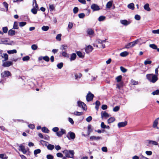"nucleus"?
<instances>
[{
    "instance_id": "1",
    "label": "nucleus",
    "mask_w": 159,
    "mask_h": 159,
    "mask_svg": "<svg viewBox=\"0 0 159 159\" xmlns=\"http://www.w3.org/2000/svg\"><path fill=\"white\" fill-rule=\"evenodd\" d=\"M62 152L64 153L66 157H63L62 159H66V157L73 158L74 157V154L75 152L74 150H69L65 149Z\"/></svg>"
},
{
    "instance_id": "2",
    "label": "nucleus",
    "mask_w": 159,
    "mask_h": 159,
    "mask_svg": "<svg viewBox=\"0 0 159 159\" xmlns=\"http://www.w3.org/2000/svg\"><path fill=\"white\" fill-rule=\"evenodd\" d=\"M77 106L80 107L84 111L87 110V107L86 105L83 102L80 101L77 102Z\"/></svg>"
},
{
    "instance_id": "3",
    "label": "nucleus",
    "mask_w": 159,
    "mask_h": 159,
    "mask_svg": "<svg viewBox=\"0 0 159 159\" xmlns=\"http://www.w3.org/2000/svg\"><path fill=\"white\" fill-rule=\"evenodd\" d=\"M94 95L90 91H89L86 96V99L87 102H90L93 100Z\"/></svg>"
},
{
    "instance_id": "4",
    "label": "nucleus",
    "mask_w": 159,
    "mask_h": 159,
    "mask_svg": "<svg viewBox=\"0 0 159 159\" xmlns=\"http://www.w3.org/2000/svg\"><path fill=\"white\" fill-rule=\"evenodd\" d=\"M66 137L69 140H74L75 138V135L74 133L70 131L67 133Z\"/></svg>"
},
{
    "instance_id": "5",
    "label": "nucleus",
    "mask_w": 159,
    "mask_h": 159,
    "mask_svg": "<svg viewBox=\"0 0 159 159\" xmlns=\"http://www.w3.org/2000/svg\"><path fill=\"white\" fill-rule=\"evenodd\" d=\"M66 134V131L63 129L61 128L60 129V131H58L56 133V134L57 136L59 137H61L62 136Z\"/></svg>"
},
{
    "instance_id": "6",
    "label": "nucleus",
    "mask_w": 159,
    "mask_h": 159,
    "mask_svg": "<svg viewBox=\"0 0 159 159\" xmlns=\"http://www.w3.org/2000/svg\"><path fill=\"white\" fill-rule=\"evenodd\" d=\"M91 7L93 11H98L100 9L99 7L95 4H92L91 5Z\"/></svg>"
},
{
    "instance_id": "7",
    "label": "nucleus",
    "mask_w": 159,
    "mask_h": 159,
    "mask_svg": "<svg viewBox=\"0 0 159 159\" xmlns=\"http://www.w3.org/2000/svg\"><path fill=\"white\" fill-rule=\"evenodd\" d=\"M11 75V73L9 71H4L3 73L1 74L2 78H3L4 77H8Z\"/></svg>"
},
{
    "instance_id": "8",
    "label": "nucleus",
    "mask_w": 159,
    "mask_h": 159,
    "mask_svg": "<svg viewBox=\"0 0 159 159\" xmlns=\"http://www.w3.org/2000/svg\"><path fill=\"white\" fill-rule=\"evenodd\" d=\"M93 50V47L90 45H89L86 47L85 51L86 53H89L91 52Z\"/></svg>"
},
{
    "instance_id": "9",
    "label": "nucleus",
    "mask_w": 159,
    "mask_h": 159,
    "mask_svg": "<svg viewBox=\"0 0 159 159\" xmlns=\"http://www.w3.org/2000/svg\"><path fill=\"white\" fill-rule=\"evenodd\" d=\"M13 64V62L11 61H7L6 62H3L2 66L3 67H9Z\"/></svg>"
},
{
    "instance_id": "10",
    "label": "nucleus",
    "mask_w": 159,
    "mask_h": 159,
    "mask_svg": "<svg viewBox=\"0 0 159 159\" xmlns=\"http://www.w3.org/2000/svg\"><path fill=\"white\" fill-rule=\"evenodd\" d=\"M127 124V122L125 121L124 122H119L118 124V126L119 128L124 127Z\"/></svg>"
},
{
    "instance_id": "11",
    "label": "nucleus",
    "mask_w": 159,
    "mask_h": 159,
    "mask_svg": "<svg viewBox=\"0 0 159 159\" xmlns=\"http://www.w3.org/2000/svg\"><path fill=\"white\" fill-rule=\"evenodd\" d=\"M120 22L121 24L125 26L129 25L130 23V21H128L126 20H121Z\"/></svg>"
},
{
    "instance_id": "12",
    "label": "nucleus",
    "mask_w": 159,
    "mask_h": 159,
    "mask_svg": "<svg viewBox=\"0 0 159 159\" xmlns=\"http://www.w3.org/2000/svg\"><path fill=\"white\" fill-rule=\"evenodd\" d=\"M157 76L153 74V76L152 77V80H151V82L152 83H155L158 80Z\"/></svg>"
},
{
    "instance_id": "13",
    "label": "nucleus",
    "mask_w": 159,
    "mask_h": 159,
    "mask_svg": "<svg viewBox=\"0 0 159 159\" xmlns=\"http://www.w3.org/2000/svg\"><path fill=\"white\" fill-rule=\"evenodd\" d=\"M102 138L99 136H91L90 137V139L91 140H98L100 139H101Z\"/></svg>"
},
{
    "instance_id": "14",
    "label": "nucleus",
    "mask_w": 159,
    "mask_h": 159,
    "mask_svg": "<svg viewBox=\"0 0 159 159\" xmlns=\"http://www.w3.org/2000/svg\"><path fill=\"white\" fill-rule=\"evenodd\" d=\"M76 55L75 53H72L70 55V61H74L75 60L76 57Z\"/></svg>"
},
{
    "instance_id": "15",
    "label": "nucleus",
    "mask_w": 159,
    "mask_h": 159,
    "mask_svg": "<svg viewBox=\"0 0 159 159\" xmlns=\"http://www.w3.org/2000/svg\"><path fill=\"white\" fill-rule=\"evenodd\" d=\"M15 31L12 29L10 30L8 32V34L9 36H13L15 34Z\"/></svg>"
},
{
    "instance_id": "16",
    "label": "nucleus",
    "mask_w": 159,
    "mask_h": 159,
    "mask_svg": "<svg viewBox=\"0 0 159 159\" xmlns=\"http://www.w3.org/2000/svg\"><path fill=\"white\" fill-rule=\"evenodd\" d=\"M8 41L7 40H2L1 43L2 44H7V45H12V43H13V41H11L10 43H8Z\"/></svg>"
},
{
    "instance_id": "17",
    "label": "nucleus",
    "mask_w": 159,
    "mask_h": 159,
    "mask_svg": "<svg viewBox=\"0 0 159 159\" xmlns=\"http://www.w3.org/2000/svg\"><path fill=\"white\" fill-rule=\"evenodd\" d=\"M147 141L148 142L149 144H152V145H157L158 144V143L154 141L148 140Z\"/></svg>"
},
{
    "instance_id": "18",
    "label": "nucleus",
    "mask_w": 159,
    "mask_h": 159,
    "mask_svg": "<svg viewBox=\"0 0 159 159\" xmlns=\"http://www.w3.org/2000/svg\"><path fill=\"white\" fill-rule=\"evenodd\" d=\"M103 111H102L101 113V117L102 118L103 117L105 118H107L109 117V115L107 113L106 111H104L102 113Z\"/></svg>"
},
{
    "instance_id": "19",
    "label": "nucleus",
    "mask_w": 159,
    "mask_h": 159,
    "mask_svg": "<svg viewBox=\"0 0 159 159\" xmlns=\"http://www.w3.org/2000/svg\"><path fill=\"white\" fill-rule=\"evenodd\" d=\"M82 74L79 73L78 74H75V77L76 80H78L82 76Z\"/></svg>"
},
{
    "instance_id": "20",
    "label": "nucleus",
    "mask_w": 159,
    "mask_h": 159,
    "mask_svg": "<svg viewBox=\"0 0 159 159\" xmlns=\"http://www.w3.org/2000/svg\"><path fill=\"white\" fill-rule=\"evenodd\" d=\"M87 33L89 35H92L94 34V32L92 29H89L87 30Z\"/></svg>"
},
{
    "instance_id": "21",
    "label": "nucleus",
    "mask_w": 159,
    "mask_h": 159,
    "mask_svg": "<svg viewBox=\"0 0 159 159\" xmlns=\"http://www.w3.org/2000/svg\"><path fill=\"white\" fill-rule=\"evenodd\" d=\"M42 131L46 133H48L49 132V130L47 127H43L42 128Z\"/></svg>"
},
{
    "instance_id": "22",
    "label": "nucleus",
    "mask_w": 159,
    "mask_h": 159,
    "mask_svg": "<svg viewBox=\"0 0 159 159\" xmlns=\"http://www.w3.org/2000/svg\"><path fill=\"white\" fill-rule=\"evenodd\" d=\"M76 54L80 58H83L84 57V55L83 54L82 52L80 51H77Z\"/></svg>"
},
{
    "instance_id": "23",
    "label": "nucleus",
    "mask_w": 159,
    "mask_h": 159,
    "mask_svg": "<svg viewBox=\"0 0 159 159\" xmlns=\"http://www.w3.org/2000/svg\"><path fill=\"white\" fill-rule=\"evenodd\" d=\"M153 75V74H147L146 75L147 79L150 82H151V80H152Z\"/></svg>"
},
{
    "instance_id": "24",
    "label": "nucleus",
    "mask_w": 159,
    "mask_h": 159,
    "mask_svg": "<svg viewBox=\"0 0 159 159\" xmlns=\"http://www.w3.org/2000/svg\"><path fill=\"white\" fill-rule=\"evenodd\" d=\"M2 58H4L5 59L4 60H2V62H4V61H7L8 59V55L7 53H4L3 56H2Z\"/></svg>"
},
{
    "instance_id": "25",
    "label": "nucleus",
    "mask_w": 159,
    "mask_h": 159,
    "mask_svg": "<svg viewBox=\"0 0 159 159\" xmlns=\"http://www.w3.org/2000/svg\"><path fill=\"white\" fill-rule=\"evenodd\" d=\"M144 8L148 11H150L151 10V9L149 7V4L148 3H146L144 5Z\"/></svg>"
},
{
    "instance_id": "26",
    "label": "nucleus",
    "mask_w": 159,
    "mask_h": 159,
    "mask_svg": "<svg viewBox=\"0 0 159 159\" xmlns=\"http://www.w3.org/2000/svg\"><path fill=\"white\" fill-rule=\"evenodd\" d=\"M128 7L131 9L134 10V4L133 3H131L128 5Z\"/></svg>"
},
{
    "instance_id": "27",
    "label": "nucleus",
    "mask_w": 159,
    "mask_h": 159,
    "mask_svg": "<svg viewBox=\"0 0 159 159\" xmlns=\"http://www.w3.org/2000/svg\"><path fill=\"white\" fill-rule=\"evenodd\" d=\"M32 6L33 7L39 9L38 5L36 1H33Z\"/></svg>"
},
{
    "instance_id": "28",
    "label": "nucleus",
    "mask_w": 159,
    "mask_h": 159,
    "mask_svg": "<svg viewBox=\"0 0 159 159\" xmlns=\"http://www.w3.org/2000/svg\"><path fill=\"white\" fill-rule=\"evenodd\" d=\"M60 49L62 51H66L67 49V47L66 45H63L61 46Z\"/></svg>"
},
{
    "instance_id": "29",
    "label": "nucleus",
    "mask_w": 159,
    "mask_h": 159,
    "mask_svg": "<svg viewBox=\"0 0 159 159\" xmlns=\"http://www.w3.org/2000/svg\"><path fill=\"white\" fill-rule=\"evenodd\" d=\"M113 3V1H110L107 4L106 7L107 8H110L112 6Z\"/></svg>"
},
{
    "instance_id": "30",
    "label": "nucleus",
    "mask_w": 159,
    "mask_h": 159,
    "mask_svg": "<svg viewBox=\"0 0 159 159\" xmlns=\"http://www.w3.org/2000/svg\"><path fill=\"white\" fill-rule=\"evenodd\" d=\"M139 39H137L135 41H134L132 42H131V44L132 47H133L134 46H135L136 44L138 43L139 42Z\"/></svg>"
},
{
    "instance_id": "31",
    "label": "nucleus",
    "mask_w": 159,
    "mask_h": 159,
    "mask_svg": "<svg viewBox=\"0 0 159 159\" xmlns=\"http://www.w3.org/2000/svg\"><path fill=\"white\" fill-rule=\"evenodd\" d=\"M47 147L48 150H52L54 149V146L53 145L48 144L47 146Z\"/></svg>"
},
{
    "instance_id": "32",
    "label": "nucleus",
    "mask_w": 159,
    "mask_h": 159,
    "mask_svg": "<svg viewBox=\"0 0 159 159\" xmlns=\"http://www.w3.org/2000/svg\"><path fill=\"white\" fill-rule=\"evenodd\" d=\"M128 54L129 53L127 52L124 51L121 52L120 54V55L122 57H125L128 55Z\"/></svg>"
},
{
    "instance_id": "33",
    "label": "nucleus",
    "mask_w": 159,
    "mask_h": 159,
    "mask_svg": "<svg viewBox=\"0 0 159 159\" xmlns=\"http://www.w3.org/2000/svg\"><path fill=\"white\" fill-rule=\"evenodd\" d=\"M115 120L114 117H111L107 120V122L109 124L113 122Z\"/></svg>"
},
{
    "instance_id": "34",
    "label": "nucleus",
    "mask_w": 159,
    "mask_h": 159,
    "mask_svg": "<svg viewBox=\"0 0 159 159\" xmlns=\"http://www.w3.org/2000/svg\"><path fill=\"white\" fill-rule=\"evenodd\" d=\"M62 55L65 57H69V55L67 53L66 51H62L61 52Z\"/></svg>"
},
{
    "instance_id": "35",
    "label": "nucleus",
    "mask_w": 159,
    "mask_h": 159,
    "mask_svg": "<svg viewBox=\"0 0 159 159\" xmlns=\"http://www.w3.org/2000/svg\"><path fill=\"white\" fill-rule=\"evenodd\" d=\"M39 10L38 9L33 7L31 10V11L35 15L37 14V10Z\"/></svg>"
},
{
    "instance_id": "36",
    "label": "nucleus",
    "mask_w": 159,
    "mask_h": 159,
    "mask_svg": "<svg viewBox=\"0 0 159 159\" xmlns=\"http://www.w3.org/2000/svg\"><path fill=\"white\" fill-rule=\"evenodd\" d=\"M7 52L9 54L16 53L17 52V51L16 49H13L12 50H8Z\"/></svg>"
},
{
    "instance_id": "37",
    "label": "nucleus",
    "mask_w": 159,
    "mask_h": 159,
    "mask_svg": "<svg viewBox=\"0 0 159 159\" xmlns=\"http://www.w3.org/2000/svg\"><path fill=\"white\" fill-rule=\"evenodd\" d=\"M122 76L121 75H119L117 76L116 79V80L117 82H120L121 81Z\"/></svg>"
},
{
    "instance_id": "38",
    "label": "nucleus",
    "mask_w": 159,
    "mask_h": 159,
    "mask_svg": "<svg viewBox=\"0 0 159 159\" xmlns=\"http://www.w3.org/2000/svg\"><path fill=\"white\" fill-rule=\"evenodd\" d=\"M71 114H73L75 116H80L82 115L83 113L82 112H80L78 111H76V112H75L74 113H72Z\"/></svg>"
},
{
    "instance_id": "39",
    "label": "nucleus",
    "mask_w": 159,
    "mask_h": 159,
    "mask_svg": "<svg viewBox=\"0 0 159 159\" xmlns=\"http://www.w3.org/2000/svg\"><path fill=\"white\" fill-rule=\"evenodd\" d=\"M41 152V150L39 149H38L36 150H35L34 151V154L36 156V155L40 153Z\"/></svg>"
},
{
    "instance_id": "40",
    "label": "nucleus",
    "mask_w": 159,
    "mask_h": 159,
    "mask_svg": "<svg viewBox=\"0 0 159 159\" xmlns=\"http://www.w3.org/2000/svg\"><path fill=\"white\" fill-rule=\"evenodd\" d=\"M0 158L2 159H7L8 157L4 154H0Z\"/></svg>"
},
{
    "instance_id": "41",
    "label": "nucleus",
    "mask_w": 159,
    "mask_h": 159,
    "mask_svg": "<svg viewBox=\"0 0 159 159\" xmlns=\"http://www.w3.org/2000/svg\"><path fill=\"white\" fill-rule=\"evenodd\" d=\"M149 47L151 48H152L155 50H156L157 49V46L156 44H150Z\"/></svg>"
},
{
    "instance_id": "42",
    "label": "nucleus",
    "mask_w": 159,
    "mask_h": 159,
    "mask_svg": "<svg viewBox=\"0 0 159 159\" xmlns=\"http://www.w3.org/2000/svg\"><path fill=\"white\" fill-rule=\"evenodd\" d=\"M106 19L105 16H100L99 17L98 19V20L99 21H103L104 20Z\"/></svg>"
},
{
    "instance_id": "43",
    "label": "nucleus",
    "mask_w": 159,
    "mask_h": 159,
    "mask_svg": "<svg viewBox=\"0 0 159 159\" xmlns=\"http://www.w3.org/2000/svg\"><path fill=\"white\" fill-rule=\"evenodd\" d=\"M49 27L48 26H43L42 27V30L44 31H46L48 30Z\"/></svg>"
},
{
    "instance_id": "44",
    "label": "nucleus",
    "mask_w": 159,
    "mask_h": 159,
    "mask_svg": "<svg viewBox=\"0 0 159 159\" xmlns=\"http://www.w3.org/2000/svg\"><path fill=\"white\" fill-rule=\"evenodd\" d=\"M131 82L132 84L133 85H137L139 84V82L138 81L134 80L133 79L131 80Z\"/></svg>"
},
{
    "instance_id": "45",
    "label": "nucleus",
    "mask_w": 159,
    "mask_h": 159,
    "mask_svg": "<svg viewBox=\"0 0 159 159\" xmlns=\"http://www.w3.org/2000/svg\"><path fill=\"white\" fill-rule=\"evenodd\" d=\"M43 59L47 62L49 61L50 60L49 57L47 56L43 57Z\"/></svg>"
},
{
    "instance_id": "46",
    "label": "nucleus",
    "mask_w": 159,
    "mask_h": 159,
    "mask_svg": "<svg viewBox=\"0 0 159 159\" xmlns=\"http://www.w3.org/2000/svg\"><path fill=\"white\" fill-rule=\"evenodd\" d=\"M123 85V82H120L119 84H117V88L120 89L121 87H122Z\"/></svg>"
},
{
    "instance_id": "47",
    "label": "nucleus",
    "mask_w": 159,
    "mask_h": 159,
    "mask_svg": "<svg viewBox=\"0 0 159 159\" xmlns=\"http://www.w3.org/2000/svg\"><path fill=\"white\" fill-rule=\"evenodd\" d=\"M3 5L4 7H5V8H6V11H7L8 10V5L7 4V3L5 2H4L3 3Z\"/></svg>"
},
{
    "instance_id": "48",
    "label": "nucleus",
    "mask_w": 159,
    "mask_h": 159,
    "mask_svg": "<svg viewBox=\"0 0 159 159\" xmlns=\"http://www.w3.org/2000/svg\"><path fill=\"white\" fill-rule=\"evenodd\" d=\"M26 22L25 21H22L19 22V25L20 27H23L26 24Z\"/></svg>"
},
{
    "instance_id": "49",
    "label": "nucleus",
    "mask_w": 159,
    "mask_h": 159,
    "mask_svg": "<svg viewBox=\"0 0 159 159\" xmlns=\"http://www.w3.org/2000/svg\"><path fill=\"white\" fill-rule=\"evenodd\" d=\"M13 29H18V23L16 21H15L14 23Z\"/></svg>"
},
{
    "instance_id": "50",
    "label": "nucleus",
    "mask_w": 159,
    "mask_h": 159,
    "mask_svg": "<svg viewBox=\"0 0 159 159\" xmlns=\"http://www.w3.org/2000/svg\"><path fill=\"white\" fill-rule=\"evenodd\" d=\"M50 11H52L54 10L55 7L53 4L50 5L49 6Z\"/></svg>"
},
{
    "instance_id": "51",
    "label": "nucleus",
    "mask_w": 159,
    "mask_h": 159,
    "mask_svg": "<svg viewBox=\"0 0 159 159\" xmlns=\"http://www.w3.org/2000/svg\"><path fill=\"white\" fill-rule=\"evenodd\" d=\"M63 63L62 62L58 64L57 65V66L58 68L59 69H61L63 66Z\"/></svg>"
},
{
    "instance_id": "52",
    "label": "nucleus",
    "mask_w": 159,
    "mask_h": 159,
    "mask_svg": "<svg viewBox=\"0 0 159 159\" xmlns=\"http://www.w3.org/2000/svg\"><path fill=\"white\" fill-rule=\"evenodd\" d=\"M159 94V89H157L156 90L153 92L152 94L154 95H158Z\"/></svg>"
},
{
    "instance_id": "53",
    "label": "nucleus",
    "mask_w": 159,
    "mask_h": 159,
    "mask_svg": "<svg viewBox=\"0 0 159 159\" xmlns=\"http://www.w3.org/2000/svg\"><path fill=\"white\" fill-rule=\"evenodd\" d=\"M30 59V57L29 56H26L22 58V60L24 61H28Z\"/></svg>"
},
{
    "instance_id": "54",
    "label": "nucleus",
    "mask_w": 159,
    "mask_h": 159,
    "mask_svg": "<svg viewBox=\"0 0 159 159\" xmlns=\"http://www.w3.org/2000/svg\"><path fill=\"white\" fill-rule=\"evenodd\" d=\"M3 32L4 33H6L8 31V28L7 26L4 27L2 28Z\"/></svg>"
},
{
    "instance_id": "55",
    "label": "nucleus",
    "mask_w": 159,
    "mask_h": 159,
    "mask_svg": "<svg viewBox=\"0 0 159 159\" xmlns=\"http://www.w3.org/2000/svg\"><path fill=\"white\" fill-rule=\"evenodd\" d=\"M120 69L121 71L123 73H125L127 71V69L123 66L120 67Z\"/></svg>"
},
{
    "instance_id": "56",
    "label": "nucleus",
    "mask_w": 159,
    "mask_h": 159,
    "mask_svg": "<svg viewBox=\"0 0 159 159\" xmlns=\"http://www.w3.org/2000/svg\"><path fill=\"white\" fill-rule=\"evenodd\" d=\"M85 16V15L84 13H81L78 15L79 18L82 19Z\"/></svg>"
},
{
    "instance_id": "57",
    "label": "nucleus",
    "mask_w": 159,
    "mask_h": 159,
    "mask_svg": "<svg viewBox=\"0 0 159 159\" xmlns=\"http://www.w3.org/2000/svg\"><path fill=\"white\" fill-rule=\"evenodd\" d=\"M120 109V107L118 106H116L113 109V111L115 112H116L118 111Z\"/></svg>"
},
{
    "instance_id": "58",
    "label": "nucleus",
    "mask_w": 159,
    "mask_h": 159,
    "mask_svg": "<svg viewBox=\"0 0 159 159\" xmlns=\"http://www.w3.org/2000/svg\"><path fill=\"white\" fill-rule=\"evenodd\" d=\"M46 157L48 159H53L54 158L53 156L50 154L47 155Z\"/></svg>"
},
{
    "instance_id": "59",
    "label": "nucleus",
    "mask_w": 159,
    "mask_h": 159,
    "mask_svg": "<svg viewBox=\"0 0 159 159\" xmlns=\"http://www.w3.org/2000/svg\"><path fill=\"white\" fill-rule=\"evenodd\" d=\"M79 11L78 8L77 7H75L74 8L73 10V12L74 14L77 13Z\"/></svg>"
},
{
    "instance_id": "60",
    "label": "nucleus",
    "mask_w": 159,
    "mask_h": 159,
    "mask_svg": "<svg viewBox=\"0 0 159 159\" xmlns=\"http://www.w3.org/2000/svg\"><path fill=\"white\" fill-rule=\"evenodd\" d=\"M61 34H58L56 38V39L59 41H60L61 40Z\"/></svg>"
},
{
    "instance_id": "61",
    "label": "nucleus",
    "mask_w": 159,
    "mask_h": 159,
    "mask_svg": "<svg viewBox=\"0 0 159 159\" xmlns=\"http://www.w3.org/2000/svg\"><path fill=\"white\" fill-rule=\"evenodd\" d=\"M38 48V46L36 44H33L31 46V48L33 50H36Z\"/></svg>"
},
{
    "instance_id": "62",
    "label": "nucleus",
    "mask_w": 159,
    "mask_h": 159,
    "mask_svg": "<svg viewBox=\"0 0 159 159\" xmlns=\"http://www.w3.org/2000/svg\"><path fill=\"white\" fill-rule=\"evenodd\" d=\"M131 45V42L127 44L125 46V48H130L132 47Z\"/></svg>"
},
{
    "instance_id": "63",
    "label": "nucleus",
    "mask_w": 159,
    "mask_h": 159,
    "mask_svg": "<svg viewBox=\"0 0 159 159\" xmlns=\"http://www.w3.org/2000/svg\"><path fill=\"white\" fill-rule=\"evenodd\" d=\"M134 18L137 20H140L141 19L140 16L138 15H136L135 16Z\"/></svg>"
},
{
    "instance_id": "64",
    "label": "nucleus",
    "mask_w": 159,
    "mask_h": 159,
    "mask_svg": "<svg viewBox=\"0 0 159 159\" xmlns=\"http://www.w3.org/2000/svg\"><path fill=\"white\" fill-rule=\"evenodd\" d=\"M59 129L57 127H55L52 128V130L55 132H56V133L58 132Z\"/></svg>"
}]
</instances>
